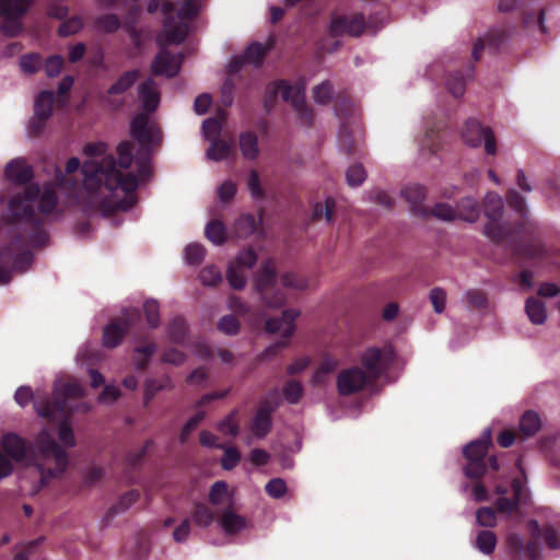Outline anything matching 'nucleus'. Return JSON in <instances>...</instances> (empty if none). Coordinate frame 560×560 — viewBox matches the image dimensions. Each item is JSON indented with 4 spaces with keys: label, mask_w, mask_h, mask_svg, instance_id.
Instances as JSON below:
<instances>
[{
    "label": "nucleus",
    "mask_w": 560,
    "mask_h": 560,
    "mask_svg": "<svg viewBox=\"0 0 560 560\" xmlns=\"http://www.w3.org/2000/svg\"><path fill=\"white\" fill-rule=\"evenodd\" d=\"M516 466L520 468L522 477L513 478L510 483L506 480L494 483V493L498 495L495 508L499 513L511 515L526 501V477L521 467V459H517Z\"/></svg>",
    "instance_id": "nucleus-9"
},
{
    "label": "nucleus",
    "mask_w": 560,
    "mask_h": 560,
    "mask_svg": "<svg viewBox=\"0 0 560 560\" xmlns=\"http://www.w3.org/2000/svg\"><path fill=\"white\" fill-rule=\"evenodd\" d=\"M226 280L234 290H242L246 284V276L243 268L234 262L230 264L226 270Z\"/></svg>",
    "instance_id": "nucleus-49"
},
{
    "label": "nucleus",
    "mask_w": 560,
    "mask_h": 560,
    "mask_svg": "<svg viewBox=\"0 0 560 560\" xmlns=\"http://www.w3.org/2000/svg\"><path fill=\"white\" fill-rule=\"evenodd\" d=\"M206 256V248L199 243H191L185 248V259L189 265H199Z\"/></svg>",
    "instance_id": "nucleus-56"
},
{
    "label": "nucleus",
    "mask_w": 560,
    "mask_h": 560,
    "mask_svg": "<svg viewBox=\"0 0 560 560\" xmlns=\"http://www.w3.org/2000/svg\"><path fill=\"white\" fill-rule=\"evenodd\" d=\"M220 525L226 534L234 535L246 528L247 520L228 508L220 517Z\"/></svg>",
    "instance_id": "nucleus-27"
},
{
    "label": "nucleus",
    "mask_w": 560,
    "mask_h": 560,
    "mask_svg": "<svg viewBox=\"0 0 560 560\" xmlns=\"http://www.w3.org/2000/svg\"><path fill=\"white\" fill-rule=\"evenodd\" d=\"M361 364L371 383H375L387 369L385 353L377 347L368 348L362 353Z\"/></svg>",
    "instance_id": "nucleus-18"
},
{
    "label": "nucleus",
    "mask_w": 560,
    "mask_h": 560,
    "mask_svg": "<svg viewBox=\"0 0 560 560\" xmlns=\"http://www.w3.org/2000/svg\"><path fill=\"white\" fill-rule=\"evenodd\" d=\"M257 229V222L253 214L241 215L234 224L235 233L238 237H246L253 234Z\"/></svg>",
    "instance_id": "nucleus-46"
},
{
    "label": "nucleus",
    "mask_w": 560,
    "mask_h": 560,
    "mask_svg": "<svg viewBox=\"0 0 560 560\" xmlns=\"http://www.w3.org/2000/svg\"><path fill=\"white\" fill-rule=\"evenodd\" d=\"M164 15V36L168 44L179 45L189 34V23L196 19L200 11L198 0H185L177 12L178 21L174 16L175 4L165 1L161 5Z\"/></svg>",
    "instance_id": "nucleus-7"
},
{
    "label": "nucleus",
    "mask_w": 560,
    "mask_h": 560,
    "mask_svg": "<svg viewBox=\"0 0 560 560\" xmlns=\"http://www.w3.org/2000/svg\"><path fill=\"white\" fill-rule=\"evenodd\" d=\"M365 25V16L362 13H355L351 16L337 15L330 21L329 33L335 37L342 36L345 34L358 37L363 33Z\"/></svg>",
    "instance_id": "nucleus-17"
},
{
    "label": "nucleus",
    "mask_w": 560,
    "mask_h": 560,
    "mask_svg": "<svg viewBox=\"0 0 560 560\" xmlns=\"http://www.w3.org/2000/svg\"><path fill=\"white\" fill-rule=\"evenodd\" d=\"M335 207H336V201L331 197L326 198L324 203H320V202L315 203V206L313 208V215H312L313 220L318 221V220H322L323 218H325V220L328 223H331Z\"/></svg>",
    "instance_id": "nucleus-44"
},
{
    "label": "nucleus",
    "mask_w": 560,
    "mask_h": 560,
    "mask_svg": "<svg viewBox=\"0 0 560 560\" xmlns=\"http://www.w3.org/2000/svg\"><path fill=\"white\" fill-rule=\"evenodd\" d=\"M187 334L186 320L177 316L173 318L167 326V335L172 342L183 343Z\"/></svg>",
    "instance_id": "nucleus-42"
},
{
    "label": "nucleus",
    "mask_w": 560,
    "mask_h": 560,
    "mask_svg": "<svg viewBox=\"0 0 560 560\" xmlns=\"http://www.w3.org/2000/svg\"><path fill=\"white\" fill-rule=\"evenodd\" d=\"M266 54L267 48L262 44L256 42L248 45L242 57L247 63L260 66L265 59Z\"/></svg>",
    "instance_id": "nucleus-47"
},
{
    "label": "nucleus",
    "mask_w": 560,
    "mask_h": 560,
    "mask_svg": "<svg viewBox=\"0 0 560 560\" xmlns=\"http://www.w3.org/2000/svg\"><path fill=\"white\" fill-rule=\"evenodd\" d=\"M299 315L296 310L288 308L282 312L281 317H271L266 320V330L270 334L280 332L282 338L264 351V358L277 355L280 350L289 346V339L295 330L294 322Z\"/></svg>",
    "instance_id": "nucleus-14"
},
{
    "label": "nucleus",
    "mask_w": 560,
    "mask_h": 560,
    "mask_svg": "<svg viewBox=\"0 0 560 560\" xmlns=\"http://www.w3.org/2000/svg\"><path fill=\"white\" fill-rule=\"evenodd\" d=\"M219 447L224 450V454L221 459L222 468L224 470H232L235 468L241 460V453L233 446L224 447L220 445Z\"/></svg>",
    "instance_id": "nucleus-59"
},
{
    "label": "nucleus",
    "mask_w": 560,
    "mask_h": 560,
    "mask_svg": "<svg viewBox=\"0 0 560 560\" xmlns=\"http://www.w3.org/2000/svg\"><path fill=\"white\" fill-rule=\"evenodd\" d=\"M83 394L79 383L66 382L55 385L52 398L43 396L34 399V408L40 418L50 422L59 421L58 438L66 447L75 446L74 433L70 425L73 409L69 405V399L81 398Z\"/></svg>",
    "instance_id": "nucleus-4"
},
{
    "label": "nucleus",
    "mask_w": 560,
    "mask_h": 560,
    "mask_svg": "<svg viewBox=\"0 0 560 560\" xmlns=\"http://www.w3.org/2000/svg\"><path fill=\"white\" fill-rule=\"evenodd\" d=\"M237 411H232L218 424V429L225 435L236 436L240 431V427L236 420Z\"/></svg>",
    "instance_id": "nucleus-57"
},
{
    "label": "nucleus",
    "mask_w": 560,
    "mask_h": 560,
    "mask_svg": "<svg viewBox=\"0 0 560 560\" xmlns=\"http://www.w3.org/2000/svg\"><path fill=\"white\" fill-rule=\"evenodd\" d=\"M483 212L489 222L485 225V234L497 245H504L518 259L546 262L549 252L542 242L525 244L517 241L514 230L509 223H501L504 211L503 199L497 192H488L483 199Z\"/></svg>",
    "instance_id": "nucleus-3"
},
{
    "label": "nucleus",
    "mask_w": 560,
    "mask_h": 560,
    "mask_svg": "<svg viewBox=\"0 0 560 560\" xmlns=\"http://www.w3.org/2000/svg\"><path fill=\"white\" fill-rule=\"evenodd\" d=\"M458 219L467 222H476L480 215L478 201L472 197H466L457 202L455 208Z\"/></svg>",
    "instance_id": "nucleus-29"
},
{
    "label": "nucleus",
    "mask_w": 560,
    "mask_h": 560,
    "mask_svg": "<svg viewBox=\"0 0 560 560\" xmlns=\"http://www.w3.org/2000/svg\"><path fill=\"white\" fill-rule=\"evenodd\" d=\"M462 136L468 145L478 148L483 143L487 154L494 155L497 153V139L492 129L482 126L479 120L475 118L467 119Z\"/></svg>",
    "instance_id": "nucleus-15"
},
{
    "label": "nucleus",
    "mask_w": 560,
    "mask_h": 560,
    "mask_svg": "<svg viewBox=\"0 0 560 560\" xmlns=\"http://www.w3.org/2000/svg\"><path fill=\"white\" fill-rule=\"evenodd\" d=\"M215 520V514L212 511L211 508H209L207 504L197 502L194 504V510L191 513V521L196 526L199 527H208L210 526L213 521Z\"/></svg>",
    "instance_id": "nucleus-36"
},
{
    "label": "nucleus",
    "mask_w": 560,
    "mask_h": 560,
    "mask_svg": "<svg viewBox=\"0 0 560 560\" xmlns=\"http://www.w3.org/2000/svg\"><path fill=\"white\" fill-rule=\"evenodd\" d=\"M366 177L364 167L361 164H354L347 171L346 178L348 185L352 187L360 186Z\"/></svg>",
    "instance_id": "nucleus-62"
},
{
    "label": "nucleus",
    "mask_w": 560,
    "mask_h": 560,
    "mask_svg": "<svg viewBox=\"0 0 560 560\" xmlns=\"http://www.w3.org/2000/svg\"><path fill=\"white\" fill-rule=\"evenodd\" d=\"M240 149L247 160H255L259 154L258 138L255 132L246 131L240 135Z\"/></svg>",
    "instance_id": "nucleus-35"
},
{
    "label": "nucleus",
    "mask_w": 560,
    "mask_h": 560,
    "mask_svg": "<svg viewBox=\"0 0 560 560\" xmlns=\"http://www.w3.org/2000/svg\"><path fill=\"white\" fill-rule=\"evenodd\" d=\"M139 98L142 113L137 114L130 122V133L139 142L141 148L149 149L156 138H160V128L150 122V114L155 112L160 105V93L152 79L143 81L139 85Z\"/></svg>",
    "instance_id": "nucleus-6"
},
{
    "label": "nucleus",
    "mask_w": 560,
    "mask_h": 560,
    "mask_svg": "<svg viewBox=\"0 0 560 560\" xmlns=\"http://www.w3.org/2000/svg\"><path fill=\"white\" fill-rule=\"evenodd\" d=\"M183 56L173 55L166 49H162L154 58L151 65V71L154 75H165L174 78L180 70Z\"/></svg>",
    "instance_id": "nucleus-19"
},
{
    "label": "nucleus",
    "mask_w": 560,
    "mask_h": 560,
    "mask_svg": "<svg viewBox=\"0 0 560 560\" xmlns=\"http://www.w3.org/2000/svg\"><path fill=\"white\" fill-rule=\"evenodd\" d=\"M465 303L472 310H486L488 307V294L481 289H470L464 294Z\"/></svg>",
    "instance_id": "nucleus-39"
},
{
    "label": "nucleus",
    "mask_w": 560,
    "mask_h": 560,
    "mask_svg": "<svg viewBox=\"0 0 560 560\" xmlns=\"http://www.w3.org/2000/svg\"><path fill=\"white\" fill-rule=\"evenodd\" d=\"M31 3L32 0H0V14L5 21H20Z\"/></svg>",
    "instance_id": "nucleus-26"
},
{
    "label": "nucleus",
    "mask_w": 560,
    "mask_h": 560,
    "mask_svg": "<svg viewBox=\"0 0 560 560\" xmlns=\"http://www.w3.org/2000/svg\"><path fill=\"white\" fill-rule=\"evenodd\" d=\"M254 282L256 291L267 307L278 308L285 303L284 292L277 287V271L272 260H267L260 266Z\"/></svg>",
    "instance_id": "nucleus-11"
},
{
    "label": "nucleus",
    "mask_w": 560,
    "mask_h": 560,
    "mask_svg": "<svg viewBox=\"0 0 560 560\" xmlns=\"http://www.w3.org/2000/svg\"><path fill=\"white\" fill-rule=\"evenodd\" d=\"M427 192V188L420 184H408L401 190V196L410 205L411 212L420 218L428 213V207L423 205Z\"/></svg>",
    "instance_id": "nucleus-22"
},
{
    "label": "nucleus",
    "mask_w": 560,
    "mask_h": 560,
    "mask_svg": "<svg viewBox=\"0 0 560 560\" xmlns=\"http://www.w3.org/2000/svg\"><path fill=\"white\" fill-rule=\"evenodd\" d=\"M0 260L11 262V267L0 264V283H9L13 271L24 272L33 261V254L24 244L23 234L15 235L0 253Z\"/></svg>",
    "instance_id": "nucleus-10"
},
{
    "label": "nucleus",
    "mask_w": 560,
    "mask_h": 560,
    "mask_svg": "<svg viewBox=\"0 0 560 560\" xmlns=\"http://www.w3.org/2000/svg\"><path fill=\"white\" fill-rule=\"evenodd\" d=\"M476 521L479 526L494 527L497 525L495 512L490 506L479 508L476 512Z\"/></svg>",
    "instance_id": "nucleus-61"
},
{
    "label": "nucleus",
    "mask_w": 560,
    "mask_h": 560,
    "mask_svg": "<svg viewBox=\"0 0 560 560\" xmlns=\"http://www.w3.org/2000/svg\"><path fill=\"white\" fill-rule=\"evenodd\" d=\"M282 393H283L284 399L288 402L298 404L303 396L304 389L300 382H298L295 380H290L284 384V386L282 388Z\"/></svg>",
    "instance_id": "nucleus-51"
},
{
    "label": "nucleus",
    "mask_w": 560,
    "mask_h": 560,
    "mask_svg": "<svg viewBox=\"0 0 560 560\" xmlns=\"http://www.w3.org/2000/svg\"><path fill=\"white\" fill-rule=\"evenodd\" d=\"M140 72L138 70H129L121 74L118 80L112 84L106 94L110 95H119L128 91L139 79Z\"/></svg>",
    "instance_id": "nucleus-34"
},
{
    "label": "nucleus",
    "mask_w": 560,
    "mask_h": 560,
    "mask_svg": "<svg viewBox=\"0 0 560 560\" xmlns=\"http://www.w3.org/2000/svg\"><path fill=\"white\" fill-rule=\"evenodd\" d=\"M338 141L341 150L347 154H353L355 152V141L352 137L351 129L347 121L340 122Z\"/></svg>",
    "instance_id": "nucleus-45"
},
{
    "label": "nucleus",
    "mask_w": 560,
    "mask_h": 560,
    "mask_svg": "<svg viewBox=\"0 0 560 560\" xmlns=\"http://www.w3.org/2000/svg\"><path fill=\"white\" fill-rule=\"evenodd\" d=\"M332 95V86L329 81H324L314 86L313 97L317 104L326 105L330 102Z\"/></svg>",
    "instance_id": "nucleus-60"
},
{
    "label": "nucleus",
    "mask_w": 560,
    "mask_h": 560,
    "mask_svg": "<svg viewBox=\"0 0 560 560\" xmlns=\"http://www.w3.org/2000/svg\"><path fill=\"white\" fill-rule=\"evenodd\" d=\"M525 312L535 325H541L547 318L545 303L535 296H529L525 303Z\"/></svg>",
    "instance_id": "nucleus-33"
},
{
    "label": "nucleus",
    "mask_w": 560,
    "mask_h": 560,
    "mask_svg": "<svg viewBox=\"0 0 560 560\" xmlns=\"http://www.w3.org/2000/svg\"><path fill=\"white\" fill-rule=\"evenodd\" d=\"M497 535L491 530H480L475 540V547L486 556L493 553L497 546Z\"/></svg>",
    "instance_id": "nucleus-37"
},
{
    "label": "nucleus",
    "mask_w": 560,
    "mask_h": 560,
    "mask_svg": "<svg viewBox=\"0 0 560 560\" xmlns=\"http://www.w3.org/2000/svg\"><path fill=\"white\" fill-rule=\"evenodd\" d=\"M132 151L133 144L130 141H124L117 147L118 161L113 155L103 158L101 162L85 161L81 168L85 189L95 192L104 187L113 192L119 188L127 196L116 203L115 209H131L137 201L133 192L138 188V178L132 173L122 174L116 165L118 163L121 168H129L133 159Z\"/></svg>",
    "instance_id": "nucleus-2"
},
{
    "label": "nucleus",
    "mask_w": 560,
    "mask_h": 560,
    "mask_svg": "<svg viewBox=\"0 0 560 560\" xmlns=\"http://www.w3.org/2000/svg\"><path fill=\"white\" fill-rule=\"evenodd\" d=\"M278 404L266 399L262 400L254 416L250 427L252 433L258 438H265L272 428L271 415L276 411Z\"/></svg>",
    "instance_id": "nucleus-20"
},
{
    "label": "nucleus",
    "mask_w": 560,
    "mask_h": 560,
    "mask_svg": "<svg viewBox=\"0 0 560 560\" xmlns=\"http://www.w3.org/2000/svg\"><path fill=\"white\" fill-rule=\"evenodd\" d=\"M305 89L306 84L304 81L298 82L290 103L296 112L301 124L311 127L314 121V112L306 103Z\"/></svg>",
    "instance_id": "nucleus-21"
},
{
    "label": "nucleus",
    "mask_w": 560,
    "mask_h": 560,
    "mask_svg": "<svg viewBox=\"0 0 560 560\" xmlns=\"http://www.w3.org/2000/svg\"><path fill=\"white\" fill-rule=\"evenodd\" d=\"M173 387V382L168 375H164L161 378L147 380L143 392L144 405L147 406L159 392L163 389H172Z\"/></svg>",
    "instance_id": "nucleus-30"
},
{
    "label": "nucleus",
    "mask_w": 560,
    "mask_h": 560,
    "mask_svg": "<svg viewBox=\"0 0 560 560\" xmlns=\"http://www.w3.org/2000/svg\"><path fill=\"white\" fill-rule=\"evenodd\" d=\"M4 173L9 180L19 185H26L33 178L32 167L22 159L10 161L5 166Z\"/></svg>",
    "instance_id": "nucleus-25"
},
{
    "label": "nucleus",
    "mask_w": 560,
    "mask_h": 560,
    "mask_svg": "<svg viewBox=\"0 0 560 560\" xmlns=\"http://www.w3.org/2000/svg\"><path fill=\"white\" fill-rule=\"evenodd\" d=\"M42 66V56L37 52L23 55L20 59L21 69L28 74H34L38 72Z\"/></svg>",
    "instance_id": "nucleus-52"
},
{
    "label": "nucleus",
    "mask_w": 560,
    "mask_h": 560,
    "mask_svg": "<svg viewBox=\"0 0 560 560\" xmlns=\"http://www.w3.org/2000/svg\"><path fill=\"white\" fill-rule=\"evenodd\" d=\"M208 499L212 505H221L231 501L228 483L222 480L215 481L210 488Z\"/></svg>",
    "instance_id": "nucleus-43"
},
{
    "label": "nucleus",
    "mask_w": 560,
    "mask_h": 560,
    "mask_svg": "<svg viewBox=\"0 0 560 560\" xmlns=\"http://www.w3.org/2000/svg\"><path fill=\"white\" fill-rule=\"evenodd\" d=\"M218 329L230 336H234L240 331V322L234 315H225L218 323Z\"/></svg>",
    "instance_id": "nucleus-63"
},
{
    "label": "nucleus",
    "mask_w": 560,
    "mask_h": 560,
    "mask_svg": "<svg viewBox=\"0 0 560 560\" xmlns=\"http://www.w3.org/2000/svg\"><path fill=\"white\" fill-rule=\"evenodd\" d=\"M205 234L214 245H222L226 240V230L220 220H211L206 226Z\"/></svg>",
    "instance_id": "nucleus-40"
},
{
    "label": "nucleus",
    "mask_w": 560,
    "mask_h": 560,
    "mask_svg": "<svg viewBox=\"0 0 560 560\" xmlns=\"http://www.w3.org/2000/svg\"><path fill=\"white\" fill-rule=\"evenodd\" d=\"M541 428V420L537 412L527 410L520 420V432L523 438L535 435Z\"/></svg>",
    "instance_id": "nucleus-32"
},
{
    "label": "nucleus",
    "mask_w": 560,
    "mask_h": 560,
    "mask_svg": "<svg viewBox=\"0 0 560 560\" xmlns=\"http://www.w3.org/2000/svg\"><path fill=\"white\" fill-rule=\"evenodd\" d=\"M267 494L273 499H280L287 493V483L281 478L269 480L265 487Z\"/></svg>",
    "instance_id": "nucleus-64"
},
{
    "label": "nucleus",
    "mask_w": 560,
    "mask_h": 560,
    "mask_svg": "<svg viewBox=\"0 0 560 560\" xmlns=\"http://www.w3.org/2000/svg\"><path fill=\"white\" fill-rule=\"evenodd\" d=\"M2 447L8 457L16 463L32 464L39 475L36 492L46 487L56 477L61 476L67 467V452L56 442L47 429H43L35 438L34 444L16 433H7L2 438Z\"/></svg>",
    "instance_id": "nucleus-1"
},
{
    "label": "nucleus",
    "mask_w": 560,
    "mask_h": 560,
    "mask_svg": "<svg viewBox=\"0 0 560 560\" xmlns=\"http://www.w3.org/2000/svg\"><path fill=\"white\" fill-rule=\"evenodd\" d=\"M58 203V196L55 189L47 188L39 198L38 210L43 214H50Z\"/></svg>",
    "instance_id": "nucleus-53"
},
{
    "label": "nucleus",
    "mask_w": 560,
    "mask_h": 560,
    "mask_svg": "<svg viewBox=\"0 0 560 560\" xmlns=\"http://www.w3.org/2000/svg\"><path fill=\"white\" fill-rule=\"evenodd\" d=\"M95 27L105 33H115L120 27V20L114 13L102 14L96 18Z\"/></svg>",
    "instance_id": "nucleus-50"
},
{
    "label": "nucleus",
    "mask_w": 560,
    "mask_h": 560,
    "mask_svg": "<svg viewBox=\"0 0 560 560\" xmlns=\"http://www.w3.org/2000/svg\"><path fill=\"white\" fill-rule=\"evenodd\" d=\"M55 103V93L49 90L42 91L34 102V114L43 118H50Z\"/></svg>",
    "instance_id": "nucleus-31"
},
{
    "label": "nucleus",
    "mask_w": 560,
    "mask_h": 560,
    "mask_svg": "<svg viewBox=\"0 0 560 560\" xmlns=\"http://www.w3.org/2000/svg\"><path fill=\"white\" fill-rule=\"evenodd\" d=\"M491 445V430L487 429L480 439L470 442L464 447L463 454L467 462L464 467V474L467 478L479 480L488 472L489 468L494 472L499 471L500 466L497 456H490L488 460L486 459Z\"/></svg>",
    "instance_id": "nucleus-8"
},
{
    "label": "nucleus",
    "mask_w": 560,
    "mask_h": 560,
    "mask_svg": "<svg viewBox=\"0 0 560 560\" xmlns=\"http://www.w3.org/2000/svg\"><path fill=\"white\" fill-rule=\"evenodd\" d=\"M65 66V59L60 55L49 56L44 63V70L48 78H56L59 75Z\"/></svg>",
    "instance_id": "nucleus-58"
},
{
    "label": "nucleus",
    "mask_w": 560,
    "mask_h": 560,
    "mask_svg": "<svg viewBox=\"0 0 560 560\" xmlns=\"http://www.w3.org/2000/svg\"><path fill=\"white\" fill-rule=\"evenodd\" d=\"M505 200L509 207L514 210L521 218V220L512 226L514 235L517 241H522L525 244L532 242H541L537 235L538 228L534 221L528 218V210L526 207L525 198L517 192L515 189H509L505 195Z\"/></svg>",
    "instance_id": "nucleus-13"
},
{
    "label": "nucleus",
    "mask_w": 560,
    "mask_h": 560,
    "mask_svg": "<svg viewBox=\"0 0 560 560\" xmlns=\"http://www.w3.org/2000/svg\"><path fill=\"white\" fill-rule=\"evenodd\" d=\"M368 384H372L363 369L352 366L339 372L337 389L341 396H350L361 392Z\"/></svg>",
    "instance_id": "nucleus-16"
},
{
    "label": "nucleus",
    "mask_w": 560,
    "mask_h": 560,
    "mask_svg": "<svg viewBox=\"0 0 560 560\" xmlns=\"http://www.w3.org/2000/svg\"><path fill=\"white\" fill-rule=\"evenodd\" d=\"M199 279L203 285L215 287L222 281V273L218 267L210 265L200 270Z\"/></svg>",
    "instance_id": "nucleus-54"
},
{
    "label": "nucleus",
    "mask_w": 560,
    "mask_h": 560,
    "mask_svg": "<svg viewBox=\"0 0 560 560\" xmlns=\"http://www.w3.org/2000/svg\"><path fill=\"white\" fill-rule=\"evenodd\" d=\"M39 197V187L35 184L26 185L23 194L16 195L9 200L8 217L10 223L24 222L31 226V232L24 236L25 246L36 248L46 245L48 235L43 229L44 219L38 217L33 203Z\"/></svg>",
    "instance_id": "nucleus-5"
},
{
    "label": "nucleus",
    "mask_w": 560,
    "mask_h": 560,
    "mask_svg": "<svg viewBox=\"0 0 560 560\" xmlns=\"http://www.w3.org/2000/svg\"><path fill=\"white\" fill-rule=\"evenodd\" d=\"M140 499L139 490L132 489L121 495L116 504L110 506L104 516V523L108 524L116 515L127 511Z\"/></svg>",
    "instance_id": "nucleus-28"
},
{
    "label": "nucleus",
    "mask_w": 560,
    "mask_h": 560,
    "mask_svg": "<svg viewBox=\"0 0 560 560\" xmlns=\"http://www.w3.org/2000/svg\"><path fill=\"white\" fill-rule=\"evenodd\" d=\"M141 322V312L137 307L126 308L120 316L114 317L103 328L102 342L105 348L118 347L124 337Z\"/></svg>",
    "instance_id": "nucleus-12"
},
{
    "label": "nucleus",
    "mask_w": 560,
    "mask_h": 560,
    "mask_svg": "<svg viewBox=\"0 0 560 560\" xmlns=\"http://www.w3.org/2000/svg\"><path fill=\"white\" fill-rule=\"evenodd\" d=\"M225 119V114L222 112L221 117H211L203 121L202 130L206 139L212 141L214 139H220L219 136L222 130V121Z\"/></svg>",
    "instance_id": "nucleus-48"
},
{
    "label": "nucleus",
    "mask_w": 560,
    "mask_h": 560,
    "mask_svg": "<svg viewBox=\"0 0 560 560\" xmlns=\"http://www.w3.org/2000/svg\"><path fill=\"white\" fill-rule=\"evenodd\" d=\"M143 312L150 328L160 326V305L155 300H148L143 304Z\"/></svg>",
    "instance_id": "nucleus-55"
},
{
    "label": "nucleus",
    "mask_w": 560,
    "mask_h": 560,
    "mask_svg": "<svg viewBox=\"0 0 560 560\" xmlns=\"http://www.w3.org/2000/svg\"><path fill=\"white\" fill-rule=\"evenodd\" d=\"M474 66L466 65L464 68L452 71L447 74L445 86L454 97H460L465 93L466 83L474 77Z\"/></svg>",
    "instance_id": "nucleus-23"
},
{
    "label": "nucleus",
    "mask_w": 560,
    "mask_h": 560,
    "mask_svg": "<svg viewBox=\"0 0 560 560\" xmlns=\"http://www.w3.org/2000/svg\"><path fill=\"white\" fill-rule=\"evenodd\" d=\"M430 217L448 222L458 219L455 208L444 202H438L432 208L428 207V213L422 218L427 219Z\"/></svg>",
    "instance_id": "nucleus-38"
},
{
    "label": "nucleus",
    "mask_w": 560,
    "mask_h": 560,
    "mask_svg": "<svg viewBox=\"0 0 560 560\" xmlns=\"http://www.w3.org/2000/svg\"><path fill=\"white\" fill-rule=\"evenodd\" d=\"M295 85L289 84L285 80H278L269 83L266 88L264 106L269 112L278 100V94L281 93V97L284 102H291L294 93Z\"/></svg>",
    "instance_id": "nucleus-24"
},
{
    "label": "nucleus",
    "mask_w": 560,
    "mask_h": 560,
    "mask_svg": "<svg viewBox=\"0 0 560 560\" xmlns=\"http://www.w3.org/2000/svg\"><path fill=\"white\" fill-rule=\"evenodd\" d=\"M232 151V144L222 139H214L207 150V156L212 161H222L228 159Z\"/></svg>",
    "instance_id": "nucleus-41"
}]
</instances>
